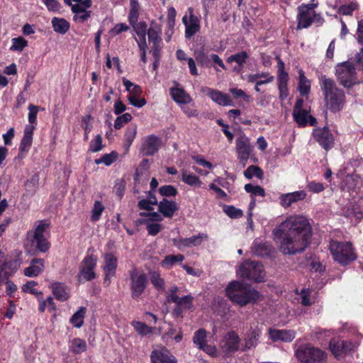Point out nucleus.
I'll use <instances>...</instances> for the list:
<instances>
[{"label":"nucleus","mask_w":363,"mask_h":363,"mask_svg":"<svg viewBox=\"0 0 363 363\" xmlns=\"http://www.w3.org/2000/svg\"><path fill=\"white\" fill-rule=\"evenodd\" d=\"M104 209L105 208L102 203L99 201H96L91 210V220L94 222L98 221L100 219Z\"/></svg>","instance_id":"47"},{"label":"nucleus","mask_w":363,"mask_h":363,"mask_svg":"<svg viewBox=\"0 0 363 363\" xmlns=\"http://www.w3.org/2000/svg\"><path fill=\"white\" fill-rule=\"evenodd\" d=\"M160 146V140L155 135L148 136L142 147V151L145 155H153Z\"/></svg>","instance_id":"27"},{"label":"nucleus","mask_w":363,"mask_h":363,"mask_svg":"<svg viewBox=\"0 0 363 363\" xmlns=\"http://www.w3.org/2000/svg\"><path fill=\"white\" fill-rule=\"evenodd\" d=\"M162 29L161 26L152 21L147 30V36L149 43L152 44L151 52L155 59H158L161 50L162 38L160 37Z\"/></svg>","instance_id":"14"},{"label":"nucleus","mask_w":363,"mask_h":363,"mask_svg":"<svg viewBox=\"0 0 363 363\" xmlns=\"http://www.w3.org/2000/svg\"><path fill=\"white\" fill-rule=\"evenodd\" d=\"M296 354L301 363H325L327 357L325 352L309 344L300 346Z\"/></svg>","instance_id":"7"},{"label":"nucleus","mask_w":363,"mask_h":363,"mask_svg":"<svg viewBox=\"0 0 363 363\" xmlns=\"http://www.w3.org/2000/svg\"><path fill=\"white\" fill-rule=\"evenodd\" d=\"M104 264L103 270L104 272V284L107 286L111 283V279L115 276L118 266V259L111 252H107L103 256Z\"/></svg>","instance_id":"17"},{"label":"nucleus","mask_w":363,"mask_h":363,"mask_svg":"<svg viewBox=\"0 0 363 363\" xmlns=\"http://www.w3.org/2000/svg\"><path fill=\"white\" fill-rule=\"evenodd\" d=\"M240 342V337L235 332H229L224 336L221 345L222 350L227 354L234 353L239 349Z\"/></svg>","instance_id":"20"},{"label":"nucleus","mask_w":363,"mask_h":363,"mask_svg":"<svg viewBox=\"0 0 363 363\" xmlns=\"http://www.w3.org/2000/svg\"><path fill=\"white\" fill-rule=\"evenodd\" d=\"M306 195L304 190L282 194L279 196L280 205L284 208H289L292 203L304 200Z\"/></svg>","instance_id":"21"},{"label":"nucleus","mask_w":363,"mask_h":363,"mask_svg":"<svg viewBox=\"0 0 363 363\" xmlns=\"http://www.w3.org/2000/svg\"><path fill=\"white\" fill-rule=\"evenodd\" d=\"M158 210L164 217L172 218L178 210V206L175 201L163 199L158 203Z\"/></svg>","instance_id":"29"},{"label":"nucleus","mask_w":363,"mask_h":363,"mask_svg":"<svg viewBox=\"0 0 363 363\" xmlns=\"http://www.w3.org/2000/svg\"><path fill=\"white\" fill-rule=\"evenodd\" d=\"M335 75L340 84L345 88H351L359 83L356 68L349 61H345L336 65Z\"/></svg>","instance_id":"5"},{"label":"nucleus","mask_w":363,"mask_h":363,"mask_svg":"<svg viewBox=\"0 0 363 363\" xmlns=\"http://www.w3.org/2000/svg\"><path fill=\"white\" fill-rule=\"evenodd\" d=\"M271 250V245L267 242H262L260 240L256 239L253 242L252 251L257 256L264 257L269 255Z\"/></svg>","instance_id":"34"},{"label":"nucleus","mask_w":363,"mask_h":363,"mask_svg":"<svg viewBox=\"0 0 363 363\" xmlns=\"http://www.w3.org/2000/svg\"><path fill=\"white\" fill-rule=\"evenodd\" d=\"M118 158V153L115 151L109 154H104L101 157L95 160L96 164H104L106 166H110Z\"/></svg>","instance_id":"43"},{"label":"nucleus","mask_w":363,"mask_h":363,"mask_svg":"<svg viewBox=\"0 0 363 363\" xmlns=\"http://www.w3.org/2000/svg\"><path fill=\"white\" fill-rule=\"evenodd\" d=\"M184 260V256L183 255H169L166 256L164 259L161 262V266L163 268L171 269L174 264L178 262L182 263Z\"/></svg>","instance_id":"37"},{"label":"nucleus","mask_w":363,"mask_h":363,"mask_svg":"<svg viewBox=\"0 0 363 363\" xmlns=\"http://www.w3.org/2000/svg\"><path fill=\"white\" fill-rule=\"evenodd\" d=\"M320 86L327 108L334 113L340 111L345 102L344 91L337 86L333 79L325 75L320 78Z\"/></svg>","instance_id":"3"},{"label":"nucleus","mask_w":363,"mask_h":363,"mask_svg":"<svg viewBox=\"0 0 363 363\" xmlns=\"http://www.w3.org/2000/svg\"><path fill=\"white\" fill-rule=\"evenodd\" d=\"M249 57V55L246 51H242L240 52L232 55L227 59V62L229 63L236 62L239 66V71L241 70L246 62V60Z\"/></svg>","instance_id":"39"},{"label":"nucleus","mask_w":363,"mask_h":363,"mask_svg":"<svg viewBox=\"0 0 363 363\" xmlns=\"http://www.w3.org/2000/svg\"><path fill=\"white\" fill-rule=\"evenodd\" d=\"M269 335L273 342L282 341L291 342L296 336V333L292 330L269 329Z\"/></svg>","instance_id":"23"},{"label":"nucleus","mask_w":363,"mask_h":363,"mask_svg":"<svg viewBox=\"0 0 363 363\" xmlns=\"http://www.w3.org/2000/svg\"><path fill=\"white\" fill-rule=\"evenodd\" d=\"M194 297L191 295H186L179 298L177 304L179 309H175L177 313H180V309H191L193 308Z\"/></svg>","instance_id":"44"},{"label":"nucleus","mask_w":363,"mask_h":363,"mask_svg":"<svg viewBox=\"0 0 363 363\" xmlns=\"http://www.w3.org/2000/svg\"><path fill=\"white\" fill-rule=\"evenodd\" d=\"M142 94V89L138 86H134L132 91L129 92L128 100L129 103L135 107L141 108L146 104V100L144 98H140Z\"/></svg>","instance_id":"31"},{"label":"nucleus","mask_w":363,"mask_h":363,"mask_svg":"<svg viewBox=\"0 0 363 363\" xmlns=\"http://www.w3.org/2000/svg\"><path fill=\"white\" fill-rule=\"evenodd\" d=\"M312 135L315 141L326 152L333 147L335 137L328 127L315 128L313 130Z\"/></svg>","instance_id":"13"},{"label":"nucleus","mask_w":363,"mask_h":363,"mask_svg":"<svg viewBox=\"0 0 363 363\" xmlns=\"http://www.w3.org/2000/svg\"><path fill=\"white\" fill-rule=\"evenodd\" d=\"M51 23L54 31L59 34H65L70 28L69 23L63 18L54 17Z\"/></svg>","instance_id":"35"},{"label":"nucleus","mask_w":363,"mask_h":363,"mask_svg":"<svg viewBox=\"0 0 363 363\" xmlns=\"http://www.w3.org/2000/svg\"><path fill=\"white\" fill-rule=\"evenodd\" d=\"M273 77L269 72H257L256 74H250L246 76V79L250 83H257L261 78H269Z\"/></svg>","instance_id":"58"},{"label":"nucleus","mask_w":363,"mask_h":363,"mask_svg":"<svg viewBox=\"0 0 363 363\" xmlns=\"http://www.w3.org/2000/svg\"><path fill=\"white\" fill-rule=\"evenodd\" d=\"M73 20L76 23H82L86 21L91 16V11H84L74 13Z\"/></svg>","instance_id":"61"},{"label":"nucleus","mask_w":363,"mask_h":363,"mask_svg":"<svg viewBox=\"0 0 363 363\" xmlns=\"http://www.w3.org/2000/svg\"><path fill=\"white\" fill-rule=\"evenodd\" d=\"M237 274L242 278L256 282L263 281L265 276L262 264L255 261H246L241 264L237 270Z\"/></svg>","instance_id":"8"},{"label":"nucleus","mask_w":363,"mask_h":363,"mask_svg":"<svg viewBox=\"0 0 363 363\" xmlns=\"http://www.w3.org/2000/svg\"><path fill=\"white\" fill-rule=\"evenodd\" d=\"M244 189L247 193L251 194L252 196H259L262 197L265 196V191L260 186L247 184L245 185Z\"/></svg>","instance_id":"51"},{"label":"nucleus","mask_w":363,"mask_h":363,"mask_svg":"<svg viewBox=\"0 0 363 363\" xmlns=\"http://www.w3.org/2000/svg\"><path fill=\"white\" fill-rule=\"evenodd\" d=\"M129 29L130 28L126 23H120L116 24L115 26L109 30V34L111 36L113 37L121 34L123 32L128 31Z\"/></svg>","instance_id":"60"},{"label":"nucleus","mask_w":363,"mask_h":363,"mask_svg":"<svg viewBox=\"0 0 363 363\" xmlns=\"http://www.w3.org/2000/svg\"><path fill=\"white\" fill-rule=\"evenodd\" d=\"M140 5L138 0H130V12L128 15L129 23L138 21L139 17Z\"/></svg>","instance_id":"42"},{"label":"nucleus","mask_w":363,"mask_h":363,"mask_svg":"<svg viewBox=\"0 0 363 363\" xmlns=\"http://www.w3.org/2000/svg\"><path fill=\"white\" fill-rule=\"evenodd\" d=\"M275 242L284 255H296L303 252L309 245L311 228L308 219L303 216H291L274 229Z\"/></svg>","instance_id":"1"},{"label":"nucleus","mask_w":363,"mask_h":363,"mask_svg":"<svg viewBox=\"0 0 363 363\" xmlns=\"http://www.w3.org/2000/svg\"><path fill=\"white\" fill-rule=\"evenodd\" d=\"M252 150V146L250 143V140L244 135H240L236 140V151L238 158L242 167L246 165V162L249 159L250 155Z\"/></svg>","instance_id":"16"},{"label":"nucleus","mask_w":363,"mask_h":363,"mask_svg":"<svg viewBox=\"0 0 363 363\" xmlns=\"http://www.w3.org/2000/svg\"><path fill=\"white\" fill-rule=\"evenodd\" d=\"M12 45L10 48L13 51H22L28 46V41L22 37L14 38L11 40Z\"/></svg>","instance_id":"50"},{"label":"nucleus","mask_w":363,"mask_h":363,"mask_svg":"<svg viewBox=\"0 0 363 363\" xmlns=\"http://www.w3.org/2000/svg\"><path fill=\"white\" fill-rule=\"evenodd\" d=\"M129 276L131 296L134 300H138L147 286V277L143 271L135 268L129 271Z\"/></svg>","instance_id":"10"},{"label":"nucleus","mask_w":363,"mask_h":363,"mask_svg":"<svg viewBox=\"0 0 363 363\" xmlns=\"http://www.w3.org/2000/svg\"><path fill=\"white\" fill-rule=\"evenodd\" d=\"M152 363H177L176 358L165 347L155 350L150 355Z\"/></svg>","instance_id":"22"},{"label":"nucleus","mask_w":363,"mask_h":363,"mask_svg":"<svg viewBox=\"0 0 363 363\" xmlns=\"http://www.w3.org/2000/svg\"><path fill=\"white\" fill-rule=\"evenodd\" d=\"M208 236L206 233H199L186 238H174L173 244L179 250L185 247H191L201 245L204 241L207 240Z\"/></svg>","instance_id":"18"},{"label":"nucleus","mask_w":363,"mask_h":363,"mask_svg":"<svg viewBox=\"0 0 363 363\" xmlns=\"http://www.w3.org/2000/svg\"><path fill=\"white\" fill-rule=\"evenodd\" d=\"M182 180L186 184L189 186H195L197 187H201L202 182L200 179L196 176L194 174L183 169L182 171Z\"/></svg>","instance_id":"36"},{"label":"nucleus","mask_w":363,"mask_h":363,"mask_svg":"<svg viewBox=\"0 0 363 363\" xmlns=\"http://www.w3.org/2000/svg\"><path fill=\"white\" fill-rule=\"evenodd\" d=\"M131 119V115L128 113H125L116 118L114 122V128L117 130L121 129L125 123L130 121Z\"/></svg>","instance_id":"55"},{"label":"nucleus","mask_w":363,"mask_h":363,"mask_svg":"<svg viewBox=\"0 0 363 363\" xmlns=\"http://www.w3.org/2000/svg\"><path fill=\"white\" fill-rule=\"evenodd\" d=\"M225 295L234 304L241 307L255 304L262 298L257 290L239 281H233L227 285Z\"/></svg>","instance_id":"2"},{"label":"nucleus","mask_w":363,"mask_h":363,"mask_svg":"<svg viewBox=\"0 0 363 363\" xmlns=\"http://www.w3.org/2000/svg\"><path fill=\"white\" fill-rule=\"evenodd\" d=\"M97 258L94 255H86L79 266L78 279L79 282L91 281L96 278L94 269Z\"/></svg>","instance_id":"12"},{"label":"nucleus","mask_w":363,"mask_h":363,"mask_svg":"<svg viewBox=\"0 0 363 363\" xmlns=\"http://www.w3.org/2000/svg\"><path fill=\"white\" fill-rule=\"evenodd\" d=\"M260 337L261 330L258 328L252 329L245 338L243 350H246L255 347L258 345Z\"/></svg>","instance_id":"32"},{"label":"nucleus","mask_w":363,"mask_h":363,"mask_svg":"<svg viewBox=\"0 0 363 363\" xmlns=\"http://www.w3.org/2000/svg\"><path fill=\"white\" fill-rule=\"evenodd\" d=\"M170 94L173 100L179 105H187L192 99L189 94L183 89L174 87L170 89Z\"/></svg>","instance_id":"30"},{"label":"nucleus","mask_w":363,"mask_h":363,"mask_svg":"<svg viewBox=\"0 0 363 363\" xmlns=\"http://www.w3.org/2000/svg\"><path fill=\"white\" fill-rule=\"evenodd\" d=\"M315 6V5L314 4H302L298 7L297 28L298 29L307 28L313 23H320L323 21L321 16L313 11Z\"/></svg>","instance_id":"9"},{"label":"nucleus","mask_w":363,"mask_h":363,"mask_svg":"<svg viewBox=\"0 0 363 363\" xmlns=\"http://www.w3.org/2000/svg\"><path fill=\"white\" fill-rule=\"evenodd\" d=\"M355 38L358 44L363 46V19L358 21Z\"/></svg>","instance_id":"64"},{"label":"nucleus","mask_w":363,"mask_h":363,"mask_svg":"<svg viewBox=\"0 0 363 363\" xmlns=\"http://www.w3.org/2000/svg\"><path fill=\"white\" fill-rule=\"evenodd\" d=\"M93 119L92 116L89 114L84 116L82 118V127L84 130V140H87L89 138V133L91 132L92 129V123L91 120Z\"/></svg>","instance_id":"53"},{"label":"nucleus","mask_w":363,"mask_h":363,"mask_svg":"<svg viewBox=\"0 0 363 363\" xmlns=\"http://www.w3.org/2000/svg\"><path fill=\"white\" fill-rule=\"evenodd\" d=\"M69 350L74 354H80L86 350V342L80 338H74L70 343Z\"/></svg>","instance_id":"40"},{"label":"nucleus","mask_w":363,"mask_h":363,"mask_svg":"<svg viewBox=\"0 0 363 363\" xmlns=\"http://www.w3.org/2000/svg\"><path fill=\"white\" fill-rule=\"evenodd\" d=\"M50 289H51L55 298L60 301H66L70 297L69 288L63 283L52 282Z\"/></svg>","instance_id":"25"},{"label":"nucleus","mask_w":363,"mask_h":363,"mask_svg":"<svg viewBox=\"0 0 363 363\" xmlns=\"http://www.w3.org/2000/svg\"><path fill=\"white\" fill-rule=\"evenodd\" d=\"M201 91L206 94L213 102L220 106H233V101L227 94L208 86H202Z\"/></svg>","instance_id":"19"},{"label":"nucleus","mask_w":363,"mask_h":363,"mask_svg":"<svg viewBox=\"0 0 363 363\" xmlns=\"http://www.w3.org/2000/svg\"><path fill=\"white\" fill-rule=\"evenodd\" d=\"M48 225L46 220H40L33 230L27 233V240L40 252H46L50 247V242L44 235Z\"/></svg>","instance_id":"6"},{"label":"nucleus","mask_w":363,"mask_h":363,"mask_svg":"<svg viewBox=\"0 0 363 363\" xmlns=\"http://www.w3.org/2000/svg\"><path fill=\"white\" fill-rule=\"evenodd\" d=\"M329 250L333 259L342 266H346L357 259L355 250L350 242L331 240Z\"/></svg>","instance_id":"4"},{"label":"nucleus","mask_w":363,"mask_h":363,"mask_svg":"<svg viewBox=\"0 0 363 363\" xmlns=\"http://www.w3.org/2000/svg\"><path fill=\"white\" fill-rule=\"evenodd\" d=\"M206 333L204 329H199L194 335V343L196 344L200 349L206 345Z\"/></svg>","instance_id":"52"},{"label":"nucleus","mask_w":363,"mask_h":363,"mask_svg":"<svg viewBox=\"0 0 363 363\" xmlns=\"http://www.w3.org/2000/svg\"><path fill=\"white\" fill-rule=\"evenodd\" d=\"M360 339L359 334H357L356 339L354 341L333 339L330 341V349L336 358H340L344 354L351 352L357 347L359 345Z\"/></svg>","instance_id":"11"},{"label":"nucleus","mask_w":363,"mask_h":363,"mask_svg":"<svg viewBox=\"0 0 363 363\" xmlns=\"http://www.w3.org/2000/svg\"><path fill=\"white\" fill-rule=\"evenodd\" d=\"M150 281L158 291L164 290V280L160 277L158 272H153L150 273Z\"/></svg>","instance_id":"46"},{"label":"nucleus","mask_w":363,"mask_h":363,"mask_svg":"<svg viewBox=\"0 0 363 363\" xmlns=\"http://www.w3.org/2000/svg\"><path fill=\"white\" fill-rule=\"evenodd\" d=\"M86 313V308L84 307H80L79 309L73 314L70 318L71 323L77 328L82 326L84 323V318Z\"/></svg>","instance_id":"41"},{"label":"nucleus","mask_w":363,"mask_h":363,"mask_svg":"<svg viewBox=\"0 0 363 363\" xmlns=\"http://www.w3.org/2000/svg\"><path fill=\"white\" fill-rule=\"evenodd\" d=\"M102 137L101 135H97L96 138L90 142L89 150L92 152H96L102 150Z\"/></svg>","instance_id":"56"},{"label":"nucleus","mask_w":363,"mask_h":363,"mask_svg":"<svg viewBox=\"0 0 363 363\" xmlns=\"http://www.w3.org/2000/svg\"><path fill=\"white\" fill-rule=\"evenodd\" d=\"M298 91L302 96L307 95L311 90V82L305 77L303 70H299Z\"/></svg>","instance_id":"38"},{"label":"nucleus","mask_w":363,"mask_h":363,"mask_svg":"<svg viewBox=\"0 0 363 363\" xmlns=\"http://www.w3.org/2000/svg\"><path fill=\"white\" fill-rule=\"evenodd\" d=\"M45 267V261L41 258H34L30 265L24 269V274L28 277H35L41 274Z\"/></svg>","instance_id":"26"},{"label":"nucleus","mask_w":363,"mask_h":363,"mask_svg":"<svg viewBox=\"0 0 363 363\" xmlns=\"http://www.w3.org/2000/svg\"><path fill=\"white\" fill-rule=\"evenodd\" d=\"M263 174V171L259 167L255 165L248 167L244 172L245 177L249 179L254 177L258 179H262Z\"/></svg>","instance_id":"45"},{"label":"nucleus","mask_w":363,"mask_h":363,"mask_svg":"<svg viewBox=\"0 0 363 363\" xmlns=\"http://www.w3.org/2000/svg\"><path fill=\"white\" fill-rule=\"evenodd\" d=\"M194 57L201 67H208L210 56L205 53L203 48L195 50Z\"/></svg>","instance_id":"48"},{"label":"nucleus","mask_w":363,"mask_h":363,"mask_svg":"<svg viewBox=\"0 0 363 363\" xmlns=\"http://www.w3.org/2000/svg\"><path fill=\"white\" fill-rule=\"evenodd\" d=\"M306 186L308 191L315 194H318L325 189V187L322 183L316 182L314 181L308 182Z\"/></svg>","instance_id":"63"},{"label":"nucleus","mask_w":363,"mask_h":363,"mask_svg":"<svg viewBox=\"0 0 363 363\" xmlns=\"http://www.w3.org/2000/svg\"><path fill=\"white\" fill-rule=\"evenodd\" d=\"M223 211L231 218H238L242 216V210L234 207L233 206H225Z\"/></svg>","instance_id":"54"},{"label":"nucleus","mask_w":363,"mask_h":363,"mask_svg":"<svg viewBox=\"0 0 363 363\" xmlns=\"http://www.w3.org/2000/svg\"><path fill=\"white\" fill-rule=\"evenodd\" d=\"M137 133V126L135 125H130L125 133V141L128 146L133 142Z\"/></svg>","instance_id":"57"},{"label":"nucleus","mask_w":363,"mask_h":363,"mask_svg":"<svg viewBox=\"0 0 363 363\" xmlns=\"http://www.w3.org/2000/svg\"><path fill=\"white\" fill-rule=\"evenodd\" d=\"M357 9V4L352 2L349 4L342 5L339 9V12L345 16L352 15L353 11Z\"/></svg>","instance_id":"62"},{"label":"nucleus","mask_w":363,"mask_h":363,"mask_svg":"<svg viewBox=\"0 0 363 363\" xmlns=\"http://www.w3.org/2000/svg\"><path fill=\"white\" fill-rule=\"evenodd\" d=\"M293 116L295 121L300 126L303 127L308 124L314 125L317 123L316 119L314 117L308 115V111L306 110L294 112L293 113Z\"/></svg>","instance_id":"33"},{"label":"nucleus","mask_w":363,"mask_h":363,"mask_svg":"<svg viewBox=\"0 0 363 363\" xmlns=\"http://www.w3.org/2000/svg\"><path fill=\"white\" fill-rule=\"evenodd\" d=\"M133 26L135 32L138 36V40L136 39L138 47L144 48L146 43V35L147 34V26L144 21L130 23Z\"/></svg>","instance_id":"28"},{"label":"nucleus","mask_w":363,"mask_h":363,"mask_svg":"<svg viewBox=\"0 0 363 363\" xmlns=\"http://www.w3.org/2000/svg\"><path fill=\"white\" fill-rule=\"evenodd\" d=\"M159 193L162 196H175L177 194V190L172 185H164L160 188Z\"/></svg>","instance_id":"59"},{"label":"nucleus","mask_w":363,"mask_h":363,"mask_svg":"<svg viewBox=\"0 0 363 363\" xmlns=\"http://www.w3.org/2000/svg\"><path fill=\"white\" fill-rule=\"evenodd\" d=\"M182 22L185 26V37L191 38L200 30V20L194 14V9L189 7L186 13L182 18Z\"/></svg>","instance_id":"15"},{"label":"nucleus","mask_w":363,"mask_h":363,"mask_svg":"<svg viewBox=\"0 0 363 363\" xmlns=\"http://www.w3.org/2000/svg\"><path fill=\"white\" fill-rule=\"evenodd\" d=\"M135 331L142 336L150 334L152 332V328L147 326L145 323L140 321H133L131 323Z\"/></svg>","instance_id":"49"},{"label":"nucleus","mask_w":363,"mask_h":363,"mask_svg":"<svg viewBox=\"0 0 363 363\" xmlns=\"http://www.w3.org/2000/svg\"><path fill=\"white\" fill-rule=\"evenodd\" d=\"M34 126L27 125L24 129L23 137L21 141L19 146V157H23L30 150L33 142Z\"/></svg>","instance_id":"24"}]
</instances>
